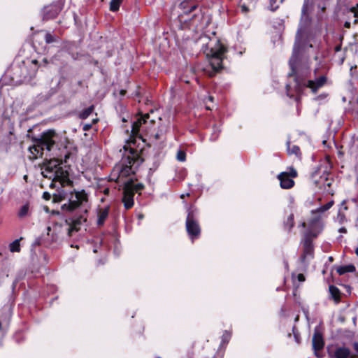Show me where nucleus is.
Masks as SVG:
<instances>
[{
    "instance_id": "obj_31",
    "label": "nucleus",
    "mask_w": 358,
    "mask_h": 358,
    "mask_svg": "<svg viewBox=\"0 0 358 358\" xmlns=\"http://www.w3.org/2000/svg\"><path fill=\"white\" fill-rule=\"evenodd\" d=\"M309 9V0H304L302 9H301V15L302 17L308 15Z\"/></svg>"
},
{
    "instance_id": "obj_35",
    "label": "nucleus",
    "mask_w": 358,
    "mask_h": 358,
    "mask_svg": "<svg viewBox=\"0 0 358 358\" xmlns=\"http://www.w3.org/2000/svg\"><path fill=\"white\" fill-rule=\"evenodd\" d=\"M166 127L165 125H161L159 127V129L157 132L159 134H162V136L166 133Z\"/></svg>"
},
{
    "instance_id": "obj_10",
    "label": "nucleus",
    "mask_w": 358,
    "mask_h": 358,
    "mask_svg": "<svg viewBox=\"0 0 358 358\" xmlns=\"http://www.w3.org/2000/svg\"><path fill=\"white\" fill-rule=\"evenodd\" d=\"M297 172L294 168H290L288 172H282L278 176L280 185L282 189H290L294 185L292 178H296Z\"/></svg>"
},
{
    "instance_id": "obj_61",
    "label": "nucleus",
    "mask_w": 358,
    "mask_h": 358,
    "mask_svg": "<svg viewBox=\"0 0 358 358\" xmlns=\"http://www.w3.org/2000/svg\"><path fill=\"white\" fill-rule=\"evenodd\" d=\"M157 358H161V357H157Z\"/></svg>"
},
{
    "instance_id": "obj_43",
    "label": "nucleus",
    "mask_w": 358,
    "mask_h": 358,
    "mask_svg": "<svg viewBox=\"0 0 358 358\" xmlns=\"http://www.w3.org/2000/svg\"><path fill=\"white\" fill-rule=\"evenodd\" d=\"M229 334L226 331L225 334L223 335V340H227L229 338Z\"/></svg>"
},
{
    "instance_id": "obj_49",
    "label": "nucleus",
    "mask_w": 358,
    "mask_h": 358,
    "mask_svg": "<svg viewBox=\"0 0 358 358\" xmlns=\"http://www.w3.org/2000/svg\"><path fill=\"white\" fill-rule=\"evenodd\" d=\"M344 26H345V27H346V28H350V22H345Z\"/></svg>"
},
{
    "instance_id": "obj_30",
    "label": "nucleus",
    "mask_w": 358,
    "mask_h": 358,
    "mask_svg": "<svg viewBox=\"0 0 358 358\" xmlns=\"http://www.w3.org/2000/svg\"><path fill=\"white\" fill-rule=\"evenodd\" d=\"M45 41L48 44L58 41V38L50 33H46L45 35Z\"/></svg>"
},
{
    "instance_id": "obj_28",
    "label": "nucleus",
    "mask_w": 358,
    "mask_h": 358,
    "mask_svg": "<svg viewBox=\"0 0 358 358\" xmlns=\"http://www.w3.org/2000/svg\"><path fill=\"white\" fill-rule=\"evenodd\" d=\"M125 184H129L132 187V192L135 194V192H138L144 189V185L142 183L134 184V182L131 180Z\"/></svg>"
},
{
    "instance_id": "obj_38",
    "label": "nucleus",
    "mask_w": 358,
    "mask_h": 358,
    "mask_svg": "<svg viewBox=\"0 0 358 358\" xmlns=\"http://www.w3.org/2000/svg\"><path fill=\"white\" fill-rule=\"evenodd\" d=\"M325 211H327V210H324V206H322L317 208L315 210V211H313V213H314V212H316V213H324Z\"/></svg>"
},
{
    "instance_id": "obj_2",
    "label": "nucleus",
    "mask_w": 358,
    "mask_h": 358,
    "mask_svg": "<svg viewBox=\"0 0 358 358\" xmlns=\"http://www.w3.org/2000/svg\"><path fill=\"white\" fill-rule=\"evenodd\" d=\"M300 52V45L298 42H295L293 48L292 55L289 61V64L292 70V72L289 73V76H296L295 80L299 88L301 87H308L313 93H315L317 92L318 89L323 87L326 84L327 78L325 76H322L315 80H304L299 79V76H297V66L299 60Z\"/></svg>"
},
{
    "instance_id": "obj_3",
    "label": "nucleus",
    "mask_w": 358,
    "mask_h": 358,
    "mask_svg": "<svg viewBox=\"0 0 358 358\" xmlns=\"http://www.w3.org/2000/svg\"><path fill=\"white\" fill-rule=\"evenodd\" d=\"M58 138V134L53 130L43 132L40 138L34 140V145L29 148L32 155L31 157L36 159L38 157H42L44 150L51 152Z\"/></svg>"
},
{
    "instance_id": "obj_21",
    "label": "nucleus",
    "mask_w": 358,
    "mask_h": 358,
    "mask_svg": "<svg viewBox=\"0 0 358 358\" xmlns=\"http://www.w3.org/2000/svg\"><path fill=\"white\" fill-rule=\"evenodd\" d=\"M329 290L331 294V297L336 301V303H338L340 301L341 296V292L339 289L334 285H330Z\"/></svg>"
},
{
    "instance_id": "obj_1",
    "label": "nucleus",
    "mask_w": 358,
    "mask_h": 358,
    "mask_svg": "<svg viewBox=\"0 0 358 358\" xmlns=\"http://www.w3.org/2000/svg\"><path fill=\"white\" fill-rule=\"evenodd\" d=\"M196 43L209 59L213 70L210 76H214L222 69V60L227 48L216 38H210L206 34L201 35Z\"/></svg>"
},
{
    "instance_id": "obj_53",
    "label": "nucleus",
    "mask_w": 358,
    "mask_h": 358,
    "mask_svg": "<svg viewBox=\"0 0 358 358\" xmlns=\"http://www.w3.org/2000/svg\"><path fill=\"white\" fill-rule=\"evenodd\" d=\"M43 62H44V64H47L48 63V61H47V59L45 58L43 59Z\"/></svg>"
},
{
    "instance_id": "obj_40",
    "label": "nucleus",
    "mask_w": 358,
    "mask_h": 358,
    "mask_svg": "<svg viewBox=\"0 0 358 358\" xmlns=\"http://www.w3.org/2000/svg\"><path fill=\"white\" fill-rule=\"evenodd\" d=\"M297 278L299 281L303 282L305 280V277L303 274L300 273L298 275Z\"/></svg>"
},
{
    "instance_id": "obj_26",
    "label": "nucleus",
    "mask_w": 358,
    "mask_h": 358,
    "mask_svg": "<svg viewBox=\"0 0 358 358\" xmlns=\"http://www.w3.org/2000/svg\"><path fill=\"white\" fill-rule=\"evenodd\" d=\"M9 250L12 252H19L20 251V240H15L13 242L10 243Z\"/></svg>"
},
{
    "instance_id": "obj_11",
    "label": "nucleus",
    "mask_w": 358,
    "mask_h": 358,
    "mask_svg": "<svg viewBox=\"0 0 358 358\" xmlns=\"http://www.w3.org/2000/svg\"><path fill=\"white\" fill-rule=\"evenodd\" d=\"M313 349L315 355L317 357H320L321 355L319 351L322 350L324 345V341L322 333L317 328L314 330V334L312 339Z\"/></svg>"
},
{
    "instance_id": "obj_6",
    "label": "nucleus",
    "mask_w": 358,
    "mask_h": 358,
    "mask_svg": "<svg viewBox=\"0 0 358 358\" xmlns=\"http://www.w3.org/2000/svg\"><path fill=\"white\" fill-rule=\"evenodd\" d=\"M38 64L36 59H33L29 67L26 65L15 66L12 69V80L16 83H29L36 76Z\"/></svg>"
},
{
    "instance_id": "obj_58",
    "label": "nucleus",
    "mask_w": 358,
    "mask_h": 358,
    "mask_svg": "<svg viewBox=\"0 0 358 358\" xmlns=\"http://www.w3.org/2000/svg\"><path fill=\"white\" fill-rule=\"evenodd\" d=\"M87 213V210L85 209L84 213L86 214Z\"/></svg>"
},
{
    "instance_id": "obj_24",
    "label": "nucleus",
    "mask_w": 358,
    "mask_h": 358,
    "mask_svg": "<svg viewBox=\"0 0 358 358\" xmlns=\"http://www.w3.org/2000/svg\"><path fill=\"white\" fill-rule=\"evenodd\" d=\"M287 152H288V154H289V155H295L296 156H300L301 155L300 148H299V146L295 145L291 146L289 142H287Z\"/></svg>"
},
{
    "instance_id": "obj_15",
    "label": "nucleus",
    "mask_w": 358,
    "mask_h": 358,
    "mask_svg": "<svg viewBox=\"0 0 358 358\" xmlns=\"http://www.w3.org/2000/svg\"><path fill=\"white\" fill-rule=\"evenodd\" d=\"M333 356L335 358H355V356L351 354L350 349L345 347L336 348Z\"/></svg>"
},
{
    "instance_id": "obj_56",
    "label": "nucleus",
    "mask_w": 358,
    "mask_h": 358,
    "mask_svg": "<svg viewBox=\"0 0 358 358\" xmlns=\"http://www.w3.org/2000/svg\"><path fill=\"white\" fill-rule=\"evenodd\" d=\"M329 260H330V261H332V260H333V257H329Z\"/></svg>"
},
{
    "instance_id": "obj_39",
    "label": "nucleus",
    "mask_w": 358,
    "mask_h": 358,
    "mask_svg": "<svg viewBox=\"0 0 358 358\" xmlns=\"http://www.w3.org/2000/svg\"><path fill=\"white\" fill-rule=\"evenodd\" d=\"M276 1L277 0H270L271 10L273 11H274L277 8V7H275V8L273 7V5L276 3Z\"/></svg>"
},
{
    "instance_id": "obj_42",
    "label": "nucleus",
    "mask_w": 358,
    "mask_h": 358,
    "mask_svg": "<svg viewBox=\"0 0 358 358\" xmlns=\"http://www.w3.org/2000/svg\"><path fill=\"white\" fill-rule=\"evenodd\" d=\"M155 137L157 140H159L162 138V134L157 132L156 134L155 135Z\"/></svg>"
},
{
    "instance_id": "obj_36",
    "label": "nucleus",
    "mask_w": 358,
    "mask_h": 358,
    "mask_svg": "<svg viewBox=\"0 0 358 358\" xmlns=\"http://www.w3.org/2000/svg\"><path fill=\"white\" fill-rule=\"evenodd\" d=\"M51 198V195L49 192H43V199H44L45 200L48 201V200H50Z\"/></svg>"
},
{
    "instance_id": "obj_7",
    "label": "nucleus",
    "mask_w": 358,
    "mask_h": 358,
    "mask_svg": "<svg viewBox=\"0 0 358 358\" xmlns=\"http://www.w3.org/2000/svg\"><path fill=\"white\" fill-rule=\"evenodd\" d=\"M185 227L187 232L192 242L194 239L199 237L201 227L197 219V210L193 207H190L187 210Z\"/></svg>"
},
{
    "instance_id": "obj_4",
    "label": "nucleus",
    "mask_w": 358,
    "mask_h": 358,
    "mask_svg": "<svg viewBox=\"0 0 358 358\" xmlns=\"http://www.w3.org/2000/svg\"><path fill=\"white\" fill-rule=\"evenodd\" d=\"M322 229V226L320 217L313 218L309 222L308 229L304 235L303 241V253L301 256L302 262H305L308 258H313L314 246L313 240L317 236Z\"/></svg>"
},
{
    "instance_id": "obj_8",
    "label": "nucleus",
    "mask_w": 358,
    "mask_h": 358,
    "mask_svg": "<svg viewBox=\"0 0 358 358\" xmlns=\"http://www.w3.org/2000/svg\"><path fill=\"white\" fill-rule=\"evenodd\" d=\"M63 0H58L50 5L45 6L43 10V19L48 20L56 17L63 9Z\"/></svg>"
},
{
    "instance_id": "obj_19",
    "label": "nucleus",
    "mask_w": 358,
    "mask_h": 358,
    "mask_svg": "<svg viewBox=\"0 0 358 358\" xmlns=\"http://www.w3.org/2000/svg\"><path fill=\"white\" fill-rule=\"evenodd\" d=\"M327 176V174L322 175L320 177V180L315 182V183L318 185L320 187H323L325 191H329L327 187H330L332 182V179L328 178Z\"/></svg>"
},
{
    "instance_id": "obj_34",
    "label": "nucleus",
    "mask_w": 358,
    "mask_h": 358,
    "mask_svg": "<svg viewBox=\"0 0 358 358\" xmlns=\"http://www.w3.org/2000/svg\"><path fill=\"white\" fill-rule=\"evenodd\" d=\"M317 8L321 11V13H319L318 15H320V17H322V13H324L325 12V10H326V8H327L326 7V3H324L322 5L318 4L317 5Z\"/></svg>"
},
{
    "instance_id": "obj_54",
    "label": "nucleus",
    "mask_w": 358,
    "mask_h": 358,
    "mask_svg": "<svg viewBox=\"0 0 358 358\" xmlns=\"http://www.w3.org/2000/svg\"><path fill=\"white\" fill-rule=\"evenodd\" d=\"M355 253L358 256V247L355 250Z\"/></svg>"
},
{
    "instance_id": "obj_44",
    "label": "nucleus",
    "mask_w": 358,
    "mask_h": 358,
    "mask_svg": "<svg viewBox=\"0 0 358 358\" xmlns=\"http://www.w3.org/2000/svg\"><path fill=\"white\" fill-rule=\"evenodd\" d=\"M241 10H242V11H243V12H244V13H246V12H248V8H247V7H246V6H245V5H243V6H241Z\"/></svg>"
},
{
    "instance_id": "obj_48",
    "label": "nucleus",
    "mask_w": 358,
    "mask_h": 358,
    "mask_svg": "<svg viewBox=\"0 0 358 358\" xmlns=\"http://www.w3.org/2000/svg\"><path fill=\"white\" fill-rule=\"evenodd\" d=\"M110 192V189L108 188H106L104 190H103V193L106 195H108Z\"/></svg>"
},
{
    "instance_id": "obj_57",
    "label": "nucleus",
    "mask_w": 358,
    "mask_h": 358,
    "mask_svg": "<svg viewBox=\"0 0 358 358\" xmlns=\"http://www.w3.org/2000/svg\"><path fill=\"white\" fill-rule=\"evenodd\" d=\"M143 216L142 215H139V218H140V219L143 218Z\"/></svg>"
},
{
    "instance_id": "obj_60",
    "label": "nucleus",
    "mask_w": 358,
    "mask_h": 358,
    "mask_svg": "<svg viewBox=\"0 0 358 358\" xmlns=\"http://www.w3.org/2000/svg\"><path fill=\"white\" fill-rule=\"evenodd\" d=\"M18 76H22V73H18Z\"/></svg>"
},
{
    "instance_id": "obj_18",
    "label": "nucleus",
    "mask_w": 358,
    "mask_h": 358,
    "mask_svg": "<svg viewBox=\"0 0 358 358\" xmlns=\"http://www.w3.org/2000/svg\"><path fill=\"white\" fill-rule=\"evenodd\" d=\"M109 206H106L104 208L100 209L98 213V220L97 224L98 226H102L104 224L105 220L108 216L109 214Z\"/></svg>"
},
{
    "instance_id": "obj_23",
    "label": "nucleus",
    "mask_w": 358,
    "mask_h": 358,
    "mask_svg": "<svg viewBox=\"0 0 358 358\" xmlns=\"http://www.w3.org/2000/svg\"><path fill=\"white\" fill-rule=\"evenodd\" d=\"M294 215L293 214H290L287 220L285 221H284V228L285 230H287V231H290L291 229H292V227H294Z\"/></svg>"
},
{
    "instance_id": "obj_46",
    "label": "nucleus",
    "mask_w": 358,
    "mask_h": 358,
    "mask_svg": "<svg viewBox=\"0 0 358 358\" xmlns=\"http://www.w3.org/2000/svg\"><path fill=\"white\" fill-rule=\"evenodd\" d=\"M339 231L341 232V233H346L347 232V230L344 227H342L339 229Z\"/></svg>"
},
{
    "instance_id": "obj_47",
    "label": "nucleus",
    "mask_w": 358,
    "mask_h": 358,
    "mask_svg": "<svg viewBox=\"0 0 358 358\" xmlns=\"http://www.w3.org/2000/svg\"><path fill=\"white\" fill-rule=\"evenodd\" d=\"M341 49V45H337V46L335 47V51L336 52L340 51Z\"/></svg>"
},
{
    "instance_id": "obj_55",
    "label": "nucleus",
    "mask_w": 358,
    "mask_h": 358,
    "mask_svg": "<svg viewBox=\"0 0 358 358\" xmlns=\"http://www.w3.org/2000/svg\"><path fill=\"white\" fill-rule=\"evenodd\" d=\"M69 156L67 155H65V159H64V162H66V158H68Z\"/></svg>"
},
{
    "instance_id": "obj_13",
    "label": "nucleus",
    "mask_w": 358,
    "mask_h": 358,
    "mask_svg": "<svg viewBox=\"0 0 358 358\" xmlns=\"http://www.w3.org/2000/svg\"><path fill=\"white\" fill-rule=\"evenodd\" d=\"M12 315V309L9 306H3L0 314V331L8 327Z\"/></svg>"
},
{
    "instance_id": "obj_20",
    "label": "nucleus",
    "mask_w": 358,
    "mask_h": 358,
    "mask_svg": "<svg viewBox=\"0 0 358 358\" xmlns=\"http://www.w3.org/2000/svg\"><path fill=\"white\" fill-rule=\"evenodd\" d=\"M31 215L29 203H27L21 206L17 212V216L20 219L29 217Z\"/></svg>"
},
{
    "instance_id": "obj_45",
    "label": "nucleus",
    "mask_w": 358,
    "mask_h": 358,
    "mask_svg": "<svg viewBox=\"0 0 358 358\" xmlns=\"http://www.w3.org/2000/svg\"><path fill=\"white\" fill-rule=\"evenodd\" d=\"M125 94H126V90H121L120 91V94L122 96H124V95H125Z\"/></svg>"
},
{
    "instance_id": "obj_41",
    "label": "nucleus",
    "mask_w": 358,
    "mask_h": 358,
    "mask_svg": "<svg viewBox=\"0 0 358 358\" xmlns=\"http://www.w3.org/2000/svg\"><path fill=\"white\" fill-rule=\"evenodd\" d=\"M91 127H92V126H91V124H85V125L83 126V129L84 131H88V130L91 128Z\"/></svg>"
},
{
    "instance_id": "obj_33",
    "label": "nucleus",
    "mask_w": 358,
    "mask_h": 358,
    "mask_svg": "<svg viewBox=\"0 0 358 358\" xmlns=\"http://www.w3.org/2000/svg\"><path fill=\"white\" fill-rule=\"evenodd\" d=\"M351 10H352V12L354 13V16L356 18L355 20V23L358 22V4H357V7H352Z\"/></svg>"
},
{
    "instance_id": "obj_27",
    "label": "nucleus",
    "mask_w": 358,
    "mask_h": 358,
    "mask_svg": "<svg viewBox=\"0 0 358 358\" xmlns=\"http://www.w3.org/2000/svg\"><path fill=\"white\" fill-rule=\"evenodd\" d=\"M220 129L216 124L213 126V131L210 137L211 141H215L219 137Z\"/></svg>"
},
{
    "instance_id": "obj_14",
    "label": "nucleus",
    "mask_w": 358,
    "mask_h": 358,
    "mask_svg": "<svg viewBox=\"0 0 358 358\" xmlns=\"http://www.w3.org/2000/svg\"><path fill=\"white\" fill-rule=\"evenodd\" d=\"M87 222V217L84 215H81L78 216V217L73 219L70 224V227L69 229V235L71 236L72 232L73 231H78L80 226L83 224V223Z\"/></svg>"
},
{
    "instance_id": "obj_12",
    "label": "nucleus",
    "mask_w": 358,
    "mask_h": 358,
    "mask_svg": "<svg viewBox=\"0 0 358 358\" xmlns=\"http://www.w3.org/2000/svg\"><path fill=\"white\" fill-rule=\"evenodd\" d=\"M134 193L132 192V187L129 184H124L123 187L122 203L127 210L131 208L134 204Z\"/></svg>"
},
{
    "instance_id": "obj_29",
    "label": "nucleus",
    "mask_w": 358,
    "mask_h": 358,
    "mask_svg": "<svg viewBox=\"0 0 358 358\" xmlns=\"http://www.w3.org/2000/svg\"><path fill=\"white\" fill-rule=\"evenodd\" d=\"M122 1L123 0H111L110 3V10L113 12L118 10Z\"/></svg>"
},
{
    "instance_id": "obj_25",
    "label": "nucleus",
    "mask_w": 358,
    "mask_h": 358,
    "mask_svg": "<svg viewBox=\"0 0 358 358\" xmlns=\"http://www.w3.org/2000/svg\"><path fill=\"white\" fill-rule=\"evenodd\" d=\"M94 106H91L83 110L79 115L80 118L84 120L87 118L94 111Z\"/></svg>"
},
{
    "instance_id": "obj_37",
    "label": "nucleus",
    "mask_w": 358,
    "mask_h": 358,
    "mask_svg": "<svg viewBox=\"0 0 358 358\" xmlns=\"http://www.w3.org/2000/svg\"><path fill=\"white\" fill-rule=\"evenodd\" d=\"M333 203L334 202L331 201L324 205L323 206L324 210H328L333 206Z\"/></svg>"
},
{
    "instance_id": "obj_16",
    "label": "nucleus",
    "mask_w": 358,
    "mask_h": 358,
    "mask_svg": "<svg viewBox=\"0 0 358 358\" xmlns=\"http://www.w3.org/2000/svg\"><path fill=\"white\" fill-rule=\"evenodd\" d=\"M179 7L182 10L184 14L188 15L194 10L197 8V6L192 0H185L179 4Z\"/></svg>"
},
{
    "instance_id": "obj_17",
    "label": "nucleus",
    "mask_w": 358,
    "mask_h": 358,
    "mask_svg": "<svg viewBox=\"0 0 358 358\" xmlns=\"http://www.w3.org/2000/svg\"><path fill=\"white\" fill-rule=\"evenodd\" d=\"M149 117V114H145L144 116L138 118L136 121L134 122L131 128V132L134 136H137L138 135L140 127L143 124L146 122V120L148 119Z\"/></svg>"
},
{
    "instance_id": "obj_32",
    "label": "nucleus",
    "mask_w": 358,
    "mask_h": 358,
    "mask_svg": "<svg viewBox=\"0 0 358 358\" xmlns=\"http://www.w3.org/2000/svg\"><path fill=\"white\" fill-rule=\"evenodd\" d=\"M176 158L180 162H185L186 159V153L184 150H179L177 152Z\"/></svg>"
},
{
    "instance_id": "obj_9",
    "label": "nucleus",
    "mask_w": 358,
    "mask_h": 358,
    "mask_svg": "<svg viewBox=\"0 0 358 358\" xmlns=\"http://www.w3.org/2000/svg\"><path fill=\"white\" fill-rule=\"evenodd\" d=\"M87 201V195L85 191L75 192L74 194L71 195V198L69 199L68 204H64L62 208H66L68 210H73L83 202Z\"/></svg>"
},
{
    "instance_id": "obj_22",
    "label": "nucleus",
    "mask_w": 358,
    "mask_h": 358,
    "mask_svg": "<svg viewBox=\"0 0 358 358\" xmlns=\"http://www.w3.org/2000/svg\"><path fill=\"white\" fill-rule=\"evenodd\" d=\"M337 273L339 275H344L346 273H352L355 271V267L352 264L341 266L337 268Z\"/></svg>"
},
{
    "instance_id": "obj_5",
    "label": "nucleus",
    "mask_w": 358,
    "mask_h": 358,
    "mask_svg": "<svg viewBox=\"0 0 358 358\" xmlns=\"http://www.w3.org/2000/svg\"><path fill=\"white\" fill-rule=\"evenodd\" d=\"M143 161L138 151L136 149L130 148L128 153L123 155L120 164L116 167L120 176L127 177L134 173Z\"/></svg>"
},
{
    "instance_id": "obj_52",
    "label": "nucleus",
    "mask_w": 358,
    "mask_h": 358,
    "mask_svg": "<svg viewBox=\"0 0 358 358\" xmlns=\"http://www.w3.org/2000/svg\"><path fill=\"white\" fill-rule=\"evenodd\" d=\"M301 226H302L303 227H306V222H303V223L301 224Z\"/></svg>"
},
{
    "instance_id": "obj_51",
    "label": "nucleus",
    "mask_w": 358,
    "mask_h": 358,
    "mask_svg": "<svg viewBox=\"0 0 358 358\" xmlns=\"http://www.w3.org/2000/svg\"><path fill=\"white\" fill-rule=\"evenodd\" d=\"M208 100L210 101H213V97L212 96H208Z\"/></svg>"
},
{
    "instance_id": "obj_50",
    "label": "nucleus",
    "mask_w": 358,
    "mask_h": 358,
    "mask_svg": "<svg viewBox=\"0 0 358 358\" xmlns=\"http://www.w3.org/2000/svg\"><path fill=\"white\" fill-rule=\"evenodd\" d=\"M56 162H57V163H58V165H59V164H62V163H63V161H62V159H57V160H56Z\"/></svg>"
},
{
    "instance_id": "obj_59",
    "label": "nucleus",
    "mask_w": 358,
    "mask_h": 358,
    "mask_svg": "<svg viewBox=\"0 0 358 358\" xmlns=\"http://www.w3.org/2000/svg\"><path fill=\"white\" fill-rule=\"evenodd\" d=\"M184 197H185L184 194L181 195V198H184Z\"/></svg>"
}]
</instances>
